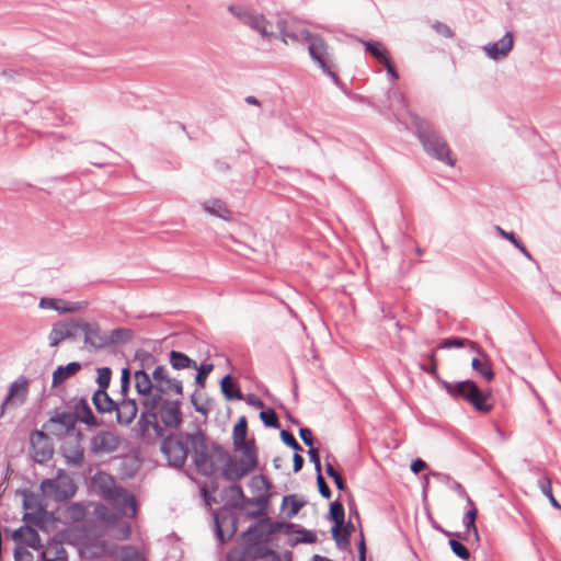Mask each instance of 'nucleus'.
<instances>
[{"mask_svg": "<svg viewBox=\"0 0 561 561\" xmlns=\"http://www.w3.org/2000/svg\"><path fill=\"white\" fill-rule=\"evenodd\" d=\"M92 485L116 511H111L104 504H96L93 511L95 518L112 531L114 538L118 540L128 539L131 528L125 518H133L137 514L135 496L126 489L117 485L115 480L105 472H96L92 478Z\"/></svg>", "mask_w": 561, "mask_h": 561, "instance_id": "obj_1", "label": "nucleus"}, {"mask_svg": "<svg viewBox=\"0 0 561 561\" xmlns=\"http://www.w3.org/2000/svg\"><path fill=\"white\" fill-rule=\"evenodd\" d=\"M192 459L199 473L216 474L228 459V451L220 446L207 442L201 433L187 434Z\"/></svg>", "mask_w": 561, "mask_h": 561, "instance_id": "obj_2", "label": "nucleus"}, {"mask_svg": "<svg viewBox=\"0 0 561 561\" xmlns=\"http://www.w3.org/2000/svg\"><path fill=\"white\" fill-rule=\"evenodd\" d=\"M413 124L424 150L433 158L446 163L447 165L454 167L456 159L454 158L448 144L433 129L431 124L417 116L413 118Z\"/></svg>", "mask_w": 561, "mask_h": 561, "instance_id": "obj_3", "label": "nucleus"}, {"mask_svg": "<svg viewBox=\"0 0 561 561\" xmlns=\"http://www.w3.org/2000/svg\"><path fill=\"white\" fill-rule=\"evenodd\" d=\"M442 383L451 397L463 399L481 413H489L494 407L492 393L481 390L471 380L455 383L442 381Z\"/></svg>", "mask_w": 561, "mask_h": 561, "instance_id": "obj_4", "label": "nucleus"}, {"mask_svg": "<svg viewBox=\"0 0 561 561\" xmlns=\"http://www.w3.org/2000/svg\"><path fill=\"white\" fill-rule=\"evenodd\" d=\"M257 465L256 453L253 446H245L240 457H231L228 459L219 471L228 481H238L251 471Z\"/></svg>", "mask_w": 561, "mask_h": 561, "instance_id": "obj_5", "label": "nucleus"}, {"mask_svg": "<svg viewBox=\"0 0 561 561\" xmlns=\"http://www.w3.org/2000/svg\"><path fill=\"white\" fill-rule=\"evenodd\" d=\"M229 11L245 26L257 32L262 38L271 41L277 36L273 22L263 14L243 5H230Z\"/></svg>", "mask_w": 561, "mask_h": 561, "instance_id": "obj_6", "label": "nucleus"}, {"mask_svg": "<svg viewBox=\"0 0 561 561\" xmlns=\"http://www.w3.org/2000/svg\"><path fill=\"white\" fill-rule=\"evenodd\" d=\"M134 381L137 393L142 398V405L147 412L151 413V416L156 421L157 415L153 411L160 405L161 397L154 393L153 377L150 378L145 370H137L134 375Z\"/></svg>", "mask_w": 561, "mask_h": 561, "instance_id": "obj_7", "label": "nucleus"}, {"mask_svg": "<svg viewBox=\"0 0 561 561\" xmlns=\"http://www.w3.org/2000/svg\"><path fill=\"white\" fill-rule=\"evenodd\" d=\"M41 489L48 497L56 501H66L76 494L77 485L70 476L59 472L56 478L44 480Z\"/></svg>", "mask_w": 561, "mask_h": 561, "instance_id": "obj_8", "label": "nucleus"}, {"mask_svg": "<svg viewBox=\"0 0 561 561\" xmlns=\"http://www.w3.org/2000/svg\"><path fill=\"white\" fill-rule=\"evenodd\" d=\"M304 41L309 45V54L310 57L318 62L321 69L330 75L332 78H335V73L331 70L330 67V54L329 46L325 41L318 36L313 35L309 32H302Z\"/></svg>", "mask_w": 561, "mask_h": 561, "instance_id": "obj_9", "label": "nucleus"}, {"mask_svg": "<svg viewBox=\"0 0 561 561\" xmlns=\"http://www.w3.org/2000/svg\"><path fill=\"white\" fill-rule=\"evenodd\" d=\"M188 449L191 450L190 444L187 443V435L185 436V440L179 436L168 437L163 440L161 446V450L170 466L175 468H180L185 463Z\"/></svg>", "mask_w": 561, "mask_h": 561, "instance_id": "obj_10", "label": "nucleus"}, {"mask_svg": "<svg viewBox=\"0 0 561 561\" xmlns=\"http://www.w3.org/2000/svg\"><path fill=\"white\" fill-rule=\"evenodd\" d=\"M153 383H154V393L160 394L163 393H173V394H182L183 387L180 380L172 378L164 366H157L152 373Z\"/></svg>", "mask_w": 561, "mask_h": 561, "instance_id": "obj_11", "label": "nucleus"}, {"mask_svg": "<svg viewBox=\"0 0 561 561\" xmlns=\"http://www.w3.org/2000/svg\"><path fill=\"white\" fill-rule=\"evenodd\" d=\"M30 442L31 454L36 462L43 463L53 456V447L49 437L43 431H33Z\"/></svg>", "mask_w": 561, "mask_h": 561, "instance_id": "obj_12", "label": "nucleus"}, {"mask_svg": "<svg viewBox=\"0 0 561 561\" xmlns=\"http://www.w3.org/2000/svg\"><path fill=\"white\" fill-rule=\"evenodd\" d=\"M121 445L119 436L111 431H101L91 439L90 449L93 454H111L118 449Z\"/></svg>", "mask_w": 561, "mask_h": 561, "instance_id": "obj_13", "label": "nucleus"}, {"mask_svg": "<svg viewBox=\"0 0 561 561\" xmlns=\"http://www.w3.org/2000/svg\"><path fill=\"white\" fill-rule=\"evenodd\" d=\"M82 434L70 433L68 434L61 445V451L68 463L79 466L83 461V448L80 444Z\"/></svg>", "mask_w": 561, "mask_h": 561, "instance_id": "obj_14", "label": "nucleus"}, {"mask_svg": "<svg viewBox=\"0 0 561 561\" xmlns=\"http://www.w3.org/2000/svg\"><path fill=\"white\" fill-rule=\"evenodd\" d=\"M79 551L81 557L85 559L102 558L114 553L106 541L92 538H85L81 541Z\"/></svg>", "mask_w": 561, "mask_h": 561, "instance_id": "obj_15", "label": "nucleus"}, {"mask_svg": "<svg viewBox=\"0 0 561 561\" xmlns=\"http://www.w3.org/2000/svg\"><path fill=\"white\" fill-rule=\"evenodd\" d=\"M76 426V416L71 412H60L56 413L48 421L47 428L54 435H64L66 436L70 433H75Z\"/></svg>", "mask_w": 561, "mask_h": 561, "instance_id": "obj_16", "label": "nucleus"}, {"mask_svg": "<svg viewBox=\"0 0 561 561\" xmlns=\"http://www.w3.org/2000/svg\"><path fill=\"white\" fill-rule=\"evenodd\" d=\"M39 307L43 309L56 310L59 313H75L84 310L87 308V302H72L58 298L44 297L39 301Z\"/></svg>", "mask_w": 561, "mask_h": 561, "instance_id": "obj_17", "label": "nucleus"}, {"mask_svg": "<svg viewBox=\"0 0 561 561\" xmlns=\"http://www.w3.org/2000/svg\"><path fill=\"white\" fill-rule=\"evenodd\" d=\"M75 336V320L56 322L53 324V328L48 336L49 345L51 347H55L59 345L62 341L72 339Z\"/></svg>", "mask_w": 561, "mask_h": 561, "instance_id": "obj_18", "label": "nucleus"}, {"mask_svg": "<svg viewBox=\"0 0 561 561\" xmlns=\"http://www.w3.org/2000/svg\"><path fill=\"white\" fill-rule=\"evenodd\" d=\"M159 416L168 427H178L182 421L180 404L178 401H161Z\"/></svg>", "mask_w": 561, "mask_h": 561, "instance_id": "obj_19", "label": "nucleus"}, {"mask_svg": "<svg viewBox=\"0 0 561 561\" xmlns=\"http://www.w3.org/2000/svg\"><path fill=\"white\" fill-rule=\"evenodd\" d=\"M513 48V35L506 33L499 42L486 45L484 50L492 59L505 57Z\"/></svg>", "mask_w": 561, "mask_h": 561, "instance_id": "obj_20", "label": "nucleus"}, {"mask_svg": "<svg viewBox=\"0 0 561 561\" xmlns=\"http://www.w3.org/2000/svg\"><path fill=\"white\" fill-rule=\"evenodd\" d=\"M12 538L14 541L24 543L25 546L38 549L41 547V538L38 533L28 526H22L14 530Z\"/></svg>", "mask_w": 561, "mask_h": 561, "instance_id": "obj_21", "label": "nucleus"}, {"mask_svg": "<svg viewBox=\"0 0 561 561\" xmlns=\"http://www.w3.org/2000/svg\"><path fill=\"white\" fill-rule=\"evenodd\" d=\"M279 524H270L266 522H260L251 527L245 536L248 541H266L268 536L279 529Z\"/></svg>", "mask_w": 561, "mask_h": 561, "instance_id": "obj_22", "label": "nucleus"}, {"mask_svg": "<svg viewBox=\"0 0 561 561\" xmlns=\"http://www.w3.org/2000/svg\"><path fill=\"white\" fill-rule=\"evenodd\" d=\"M116 416L119 424H130L137 415V403L133 399L123 400L115 407Z\"/></svg>", "mask_w": 561, "mask_h": 561, "instance_id": "obj_23", "label": "nucleus"}, {"mask_svg": "<svg viewBox=\"0 0 561 561\" xmlns=\"http://www.w3.org/2000/svg\"><path fill=\"white\" fill-rule=\"evenodd\" d=\"M283 561L282 558L274 551L265 547H249L242 554L241 561Z\"/></svg>", "mask_w": 561, "mask_h": 561, "instance_id": "obj_24", "label": "nucleus"}, {"mask_svg": "<svg viewBox=\"0 0 561 561\" xmlns=\"http://www.w3.org/2000/svg\"><path fill=\"white\" fill-rule=\"evenodd\" d=\"M276 28L278 30V33L280 35V38L284 44H295L299 42L300 39H304V36L301 35L302 32H307L306 30H299L293 24H288L284 20H278Z\"/></svg>", "mask_w": 561, "mask_h": 561, "instance_id": "obj_25", "label": "nucleus"}, {"mask_svg": "<svg viewBox=\"0 0 561 561\" xmlns=\"http://www.w3.org/2000/svg\"><path fill=\"white\" fill-rule=\"evenodd\" d=\"M75 331L82 332L84 334L85 343L96 345L101 341L100 331L96 323H91L84 320H75Z\"/></svg>", "mask_w": 561, "mask_h": 561, "instance_id": "obj_26", "label": "nucleus"}, {"mask_svg": "<svg viewBox=\"0 0 561 561\" xmlns=\"http://www.w3.org/2000/svg\"><path fill=\"white\" fill-rule=\"evenodd\" d=\"M75 331L82 332L84 334L85 343L96 345L101 341L100 331L96 323H91L84 320H75Z\"/></svg>", "mask_w": 561, "mask_h": 561, "instance_id": "obj_27", "label": "nucleus"}, {"mask_svg": "<svg viewBox=\"0 0 561 561\" xmlns=\"http://www.w3.org/2000/svg\"><path fill=\"white\" fill-rule=\"evenodd\" d=\"M75 331L82 332L84 334L85 343L96 345L101 341L100 331L96 323H91L84 320H75Z\"/></svg>", "mask_w": 561, "mask_h": 561, "instance_id": "obj_28", "label": "nucleus"}, {"mask_svg": "<svg viewBox=\"0 0 561 561\" xmlns=\"http://www.w3.org/2000/svg\"><path fill=\"white\" fill-rule=\"evenodd\" d=\"M81 369V365L77 362H71L66 366H59L53 373L51 386L58 387L67 379L77 375Z\"/></svg>", "mask_w": 561, "mask_h": 561, "instance_id": "obj_29", "label": "nucleus"}, {"mask_svg": "<svg viewBox=\"0 0 561 561\" xmlns=\"http://www.w3.org/2000/svg\"><path fill=\"white\" fill-rule=\"evenodd\" d=\"M43 561H67L68 553L59 541H50L42 551Z\"/></svg>", "mask_w": 561, "mask_h": 561, "instance_id": "obj_30", "label": "nucleus"}, {"mask_svg": "<svg viewBox=\"0 0 561 561\" xmlns=\"http://www.w3.org/2000/svg\"><path fill=\"white\" fill-rule=\"evenodd\" d=\"M27 394L26 381H15L10 387V392L4 401V405H15L24 402Z\"/></svg>", "mask_w": 561, "mask_h": 561, "instance_id": "obj_31", "label": "nucleus"}, {"mask_svg": "<svg viewBox=\"0 0 561 561\" xmlns=\"http://www.w3.org/2000/svg\"><path fill=\"white\" fill-rule=\"evenodd\" d=\"M248 432V422L245 416H241L233 427V444L237 449H244L245 446H252L245 442Z\"/></svg>", "mask_w": 561, "mask_h": 561, "instance_id": "obj_32", "label": "nucleus"}, {"mask_svg": "<svg viewBox=\"0 0 561 561\" xmlns=\"http://www.w3.org/2000/svg\"><path fill=\"white\" fill-rule=\"evenodd\" d=\"M76 422L80 420L82 423L88 425H95L96 420L88 404V402L83 399L79 400L75 405Z\"/></svg>", "mask_w": 561, "mask_h": 561, "instance_id": "obj_33", "label": "nucleus"}, {"mask_svg": "<svg viewBox=\"0 0 561 561\" xmlns=\"http://www.w3.org/2000/svg\"><path fill=\"white\" fill-rule=\"evenodd\" d=\"M203 208L210 215L217 216L224 220H229L230 211L220 199H209L203 204Z\"/></svg>", "mask_w": 561, "mask_h": 561, "instance_id": "obj_34", "label": "nucleus"}, {"mask_svg": "<svg viewBox=\"0 0 561 561\" xmlns=\"http://www.w3.org/2000/svg\"><path fill=\"white\" fill-rule=\"evenodd\" d=\"M92 400L95 409L101 413L111 412L116 407L115 402L108 397L104 389L98 390L93 394Z\"/></svg>", "mask_w": 561, "mask_h": 561, "instance_id": "obj_35", "label": "nucleus"}, {"mask_svg": "<svg viewBox=\"0 0 561 561\" xmlns=\"http://www.w3.org/2000/svg\"><path fill=\"white\" fill-rule=\"evenodd\" d=\"M169 359L174 369L197 368L195 360L191 359L186 354L178 351H171Z\"/></svg>", "mask_w": 561, "mask_h": 561, "instance_id": "obj_36", "label": "nucleus"}, {"mask_svg": "<svg viewBox=\"0 0 561 561\" xmlns=\"http://www.w3.org/2000/svg\"><path fill=\"white\" fill-rule=\"evenodd\" d=\"M304 505L305 502L296 495H287L283 499L282 508L285 512L286 517L293 518L298 514Z\"/></svg>", "mask_w": 561, "mask_h": 561, "instance_id": "obj_37", "label": "nucleus"}, {"mask_svg": "<svg viewBox=\"0 0 561 561\" xmlns=\"http://www.w3.org/2000/svg\"><path fill=\"white\" fill-rule=\"evenodd\" d=\"M366 50L369 51L380 64L390 59V54L380 42H364Z\"/></svg>", "mask_w": 561, "mask_h": 561, "instance_id": "obj_38", "label": "nucleus"}, {"mask_svg": "<svg viewBox=\"0 0 561 561\" xmlns=\"http://www.w3.org/2000/svg\"><path fill=\"white\" fill-rule=\"evenodd\" d=\"M330 516L334 522V533L339 530L340 526L344 525V507L343 504L339 501H334L330 505Z\"/></svg>", "mask_w": 561, "mask_h": 561, "instance_id": "obj_39", "label": "nucleus"}, {"mask_svg": "<svg viewBox=\"0 0 561 561\" xmlns=\"http://www.w3.org/2000/svg\"><path fill=\"white\" fill-rule=\"evenodd\" d=\"M220 387L227 399H242V393L239 389H234L233 381L229 375L221 379Z\"/></svg>", "mask_w": 561, "mask_h": 561, "instance_id": "obj_40", "label": "nucleus"}, {"mask_svg": "<svg viewBox=\"0 0 561 561\" xmlns=\"http://www.w3.org/2000/svg\"><path fill=\"white\" fill-rule=\"evenodd\" d=\"M468 504L471 506V508L466 513L465 516V523L467 526L468 533L472 534L476 539H478V529L476 527V518L478 515V510L476 508L473 502L468 497Z\"/></svg>", "mask_w": 561, "mask_h": 561, "instance_id": "obj_41", "label": "nucleus"}, {"mask_svg": "<svg viewBox=\"0 0 561 561\" xmlns=\"http://www.w3.org/2000/svg\"><path fill=\"white\" fill-rule=\"evenodd\" d=\"M471 367L481 376H483L488 381L492 380L494 377L493 370L488 360L473 358L471 362Z\"/></svg>", "mask_w": 561, "mask_h": 561, "instance_id": "obj_42", "label": "nucleus"}, {"mask_svg": "<svg viewBox=\"0 0 561 561\" xmlns=\"http://www.w3.org/2000/svg\"><path fill=\"white\" fill-rule=\"evenodd\" d=\"M226 493L232 506L240 507L242 505L244 493L240 485H231L227 489Z\"/></svg>", "mask_w": 561, "mask_h": 561, "instance_id": "obj_43", "label": "nucleus"}, {"mask_svg": "<svg viewBox=\"0 0 561 561\" xmlns=\"http://www.w3.org/2000/svg\"><path fill=\"white\" fill-rule=\"evenodd\" d=\"M121 561H144V558L136 548L127 546L121 551Z\"/></svg>", "mask_w": 561, "mask_h": 561, "instance_id": "obj_44", "label": "nucleus"}, {"mask_svg": "<svg viewBox=\"0 0 561 561\" xmlns=\"http://www.w3.org/2000/svg\"><path fill=\"white\" fill-rule=\"evenodd\" d=\"M196 369H197L196 382L198 383V386L201 388H204L208 375L214 369V365L213 364H203L201 366H197Z\"/></svg>", "mask_w": 561, "mask_h": 561, "instance_id": "obj_45", "label": "nucleus"}, {"mask_svg": "<svg viewBox=\"0 0 561 561\" xmlns=\"http://www.w3.org/2000/svg\"><path fill=\"white\" fill-rule=\"evenodd\" d=\"M260 417L266 426L278 427V419L273 409L262 411Z\"/></svg>", "mask_w": 561, "mask_h": 561, "instance_id": "obj_46", "label": "nucleus"}, {"mask_svg": "<svg viewBox=\"0 0 561 561\" xmlns=\"http://www.w3.org/2000/svg\"><path fill=\"white\" fill-rule=\"evenodd\" d=\"M449 545H450L453 552L457 557L461 558L462 560L469 559V557H470L469 550L461 542H459L455 539H451L449 541Z\"/></svg>", "mask_w": 561, "mask_h": 561, "instance_id": "obj_47", "label": "nucleus"}, {"mask_svg": "<svg viewBox=\"0 0 561 561\" xmlns=\"http://www.w3.org/2000/svg\"><path fill=\"white\" fill-rule=\"evenodd\" d=\"M111 375L112 371L107 367L99 368L98 369V383L100 386V389H106L111 381Z\"/></svg>", "mask_w": 561, "mask_h": 561, "instance_id": "obj_48", "label": "nucleus"}, {"mask_svg": "<svg viewBox=\"0 0 561 561\" xmlns=\"http://www.w3.org/2000/svg\"><path fill=\"white\" fill-rule=\"evenodd\" d=\"M332 536L339 546H346L348 543L350 533L347 530V527H345L344 525L340 526L339 530L336 531V535L334 533V526H333L332 527Z\"/></svg>", "mask_w": 561, "mask_h": 561, "instance_id": "obj_49", "label": "nucleus"}, {"mask_svg": "<svg viewBox=\"0 0 561 561\" xmlns=\"http://www.w3.org/2000/svg\"><path fill=\"white\" fill-rule=\"evenodd\" d=\"M280 437H282V440L289 447H291L293 449L295 450H301V447L300 445L298 444V442L296 440V438L293 436V434H290L289 432L287 431H282L280 432Z\"/></svg>", "mask_w": 561, "mask_h": 561, "instance_id": "obj_50", "label": "nucleus"}, {"mask_svg": "<svg viewBox=\"0 0 561 561\" xmlns=\"http://www.w3.org/2000/svg\"><path fill=\"white\" fill-rule=\"evenodd\" d=\"M317 483H318V488H319L320 494L323 497H325V499H330L331 497V490H330L329 485L327 484V482L324 481V478L321 476L320 472H318V476H317Z\"/></svg>", "mask_w": 561, "mask_h": 561, "instance_id": "obj_51", "label": "nucleus"}, {"mask_svg": "<svg viewBox=\"0 0 561 561\" xmlns=\"http://www.w3.org/2000/svg\"><path fill=\"white\" fill-rule=\"evenodd\" d=\"M433 27L443 37L450 38L454 36L451 28L444 23L436 22Z\"/></svg>", "mask_w": 561, "mask_h": 561, "instance_id": "obj_52", "label": "nucleus"}, {"mask_svg": "<svg viewBox=\"0 0 561 561\" xmlns=\"http://www.w3.org/2000/svg\"><path fill=\"white\" fill-rule=\"evenodd\" d=\"M428 359L431 363L430 368L422 366V369L427 371L428 374H431L433 377L438 378V371H437L438 363H437V358L435 356V352H433L428 356Z\"/></svg>", "mask_w": 561, "mask_h": 561, "instance_id": "obj_53", "label": "nucleus"}, {"mask_svg": "<svg viewBox=\"0 0 561 561\" xmlns=\"http://www.w3.org/2000/svg\"><path fill=\"white\" fill-rule=\"evenodd\" d=\"M466 344V340H462V339H446L444 340V342L442 343V347L443 348H451V347H462L465 346Z\"/></svg>", "mask_w": 561, "mask_h": 561, "instance_id": "obj_54", "label": "nucleus"}, {"mask_svg": "<svg viewBox=\"0 0 561 561\" xmlns=\"http://www.w3.org/2000/svg\"><path fill=\"white\" fill-rule=\"evenodd\" d=\"M251 485L267 491L268 482L265 477L256 476L251 479Z\"/></svg>", "mask_w": 561, "mask_h": 561, "instance_id": "obj_55", "label": "nucleus"}, {"mask_svg": "<svg viewBox=\"0 0 561 561\" xmlns=\"http://www.w3.org/2000/svg\"><path fill=\"white\" fill-rule=\"evenodd\" d=\"M308 454H309L311 462H313V465H314L317 472H320L321 471V462H320L319 450L317 448L311 447L309 449Z\"/></svg>", "mask_w": 561, "mask_h": 561, "instance_id": "obj_56", "label": "nucleus"}, {"mask_svg": "<svg viewBox=\"0 0 561 561\" xmlns=\"http://www.w3.org/2000/svg\"><path fill=\"white\" fill-rule=\"evenodd\" d=\"M299 436L307 446H312L313 437H312V432L309 428H307V427L300 428Z\"/></svg>", "mask_w": 561, "mask_h": 561, "instance_id": "obj_57", "label": "nucleus"}, {"mask_svg": "<svg viewBox=\"0 0 561 561\" xmlns=\"http://www.w3.org/2000/svg\"><path fill=\"white\" fill-rule=\"evenodd\" d=\"M539 488L545 495L552 492L551 480L548 477H543L539 480Z\"/></svg>", "mask_w": 561, "mask_h": 561, "instance_id": "obj_58", "label": "nucleus"}, {"mask_svg": "<svg viewBox=\"0 0 561 561\" xmlns=\"http://www.w3.org/2000/svg\"><path fill=\"white\" fill-rule=\"evenodd\" d=\"M129 380H130V371L129 369L127 368H124L122 370V378H121V381H122V391L123 392H126L128 390V387H129Z\"/></svg>", "mask_w": 561, "mask_h": 561, "instance_id": "obj_59", "label": "nucleus"}, {"mask_svg": "<svg viewBox=\"0 0 561 561\" xmlns=\"http://www.w3.org/2000/svg\"><path fill=\"white\" fill-rule=\"evenodd\" d=\"M426 468V462L422 459H416L411 463V470L419 473Z\"/></svg>", "mask_w": 561, "mask_h": 561, "instance_id": "obj_60", "label": "nucleus"}, {"mask_svg": "<svg viewBox=\"0 0 561 561\" xmlns=\"http://www.w3.org/2000/svg\"><path fill=\"white\" fill-rule=\"evenodd\" d=\"M496 231L500 236L511 241L513 244H517L518 239H516L513 232H506L501 227H496Z\"/></svg>", "mask_w": 561, "mask_h": 561, "instance_id": "obj_61", "label": "nucleus"}, {"mask_svg": "<svg viewBox=\"0 0 561 561\" xmlns=\"http://www.w3.org/2000/svg\"><path fill=\"white\" fill-rule=\"evenodd\" d=\"M71 516L73 518H80L84 515V510L80 504H73L70 507Z\"/></svg>", "mask_w": 561, "mask_h": 561, "instance_id": "obj_62", "label": "nucleus"}, {"mask_svg": "<svg viewBox=\"0 0 561 561\" xmlns=\"http://www.w3.org/2000/svg\"><path fill=\"white\" fill-rule=\"evenodd\" d=\"M387 70V72L391 76L393 80H397L399 78L398 72L394 68V66L391 62V58L387 60L385 64H382Z\"/></svg>", "mask_w": 561, "mask_h": 561, "instance_id": "obj_63", "label": "nucleus"}, {"mask_svg": "<svg viewBox=\"0 0 561 561\" xmlns=\"http://www.w3.org/2000/svg\"><path fill=\"white\" fill-rule=\"evenodd\" d=\"M293 461H294V471L295 472L300 471L302 466H304V458H302V456H300L298 453H295Z\"/></svg>", "mask_w": 561, "mask_h": 561, "instance_id": "obj_64", "label": "nucleus"}]
</instances>
